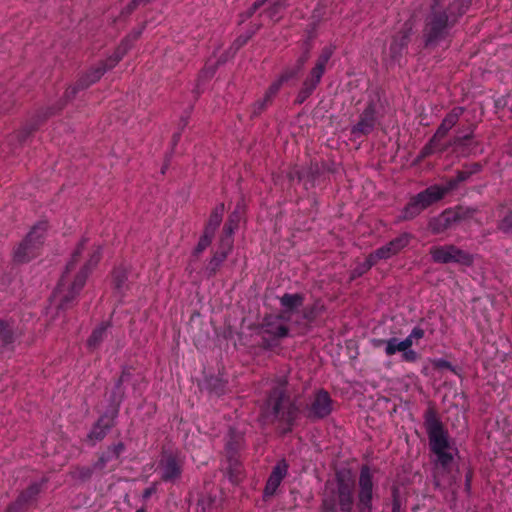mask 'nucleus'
Here are the masks:
<instances>
[{
  "label": "nucleus",
  "instance_id": "obj_1",
  "mask_svg": "<svg viewBox=\"0 0 512 512\" xmlns=\"http://www.w3.org/2000/svg\"><path fill=\"white\" fill-rule=\"evenodd\" d=\"M86 243V238H83L78 243L52 294L51 302L59 310H65L73 304L77 295L84 287L88 276L97 267L102 258V247L96 246L89 252L86 261L81 263V256Z\"/></svg>",
  "mask_w": 512,
  "mask_h": 512
},
{
  "label": "nucleus",
  "instance_id": "obj_2",
  "mask_svg": "<svg viewBox=\"0 0 512 512\" xmlns=\"http://www.w3.org/2000/svg\"><path fill=\"white\" fill-rule=\"evenodd\" d=\"M355 505V478L350 470L335 474V483L321 499V512H352Z\"/></svg>",
  "mask_w": 512,
  "mask_h": 512
},
{
  "label": "nucleus",
  "instance_id": "obj_3",
  "mask_svg": "<svg viewBox=\"0 0 512 512\" xmlns=\"http://www.w3.org/2000/svg\"><path fill=\"white\" fill-rule=\"evenodd\" d=\"M263 411L266 415H271L275 421L286 424L288 426L286 431H291L299 410L287 394L286 381H278L271 389L265 401Z\"/></svg>",
  "mask_w": 512,
  "mask_h": 512
},
{
  "label": "nucleus",
  "instance_id": "obj_4",
  "mask_svg": "<svg viewBox=\"0 0 512 512\" xmlns=\"http://www.w3.org/2000/svg\"><path fill=\"white\" fill-rule=\"evenodd\" d=\"M424 423L431 451L437 456L441 466H448L453 460L452 454L447 451L450 447L448 433L434 409L430 408L425 412Z\"/></svg>",
  "mask_w": 512,
  "mask_h": 512
},
{
  "label": "nucleus",
  "instance_id": "obj_5",
  "mask_svg": "<svg viewBox=\"0 0 512 512\" xmlns=\"http://www.w3.org/2000/svg\"><path fill=\"white\" fill-rule=\"evenodd\" d=\"M131 46L132 40L130 37H127L120 43V45L110 57L89 69L83 76L80 77L74 86L69 87L65 92L66 97L72 98L78 93V91L86 89L90 85L100 80L106 71L117 65V63L124 57Z\"/></svg>",
  "mask_w": 512,
  "mask_h": 512
},
{
  "label": "nucleus",
  "instance_id": "obj_6",
  "mask_svg": "<svg viewBox=\"0 0 512 512\" xmlns=\"http://www.w3.org/2000/svg\"><path fill=\"white\" fill-rule=\"evenodd\" d=\"M48 223L40 221L35 224L25 239L15 249L13 260L16 263H26L37 257L44 243Z\"/></svg>",
  "mask_w": 512,
  "mask_h": 512
},
{
  "label": "nucleus",
  "instance_id": "obj_7",
  "mask_svg": "<svg viewBox=\"0 0 512 512\" xmlns=\"http://www.w3.org/2000/svg\"><path fill=\"white\" fill-rule=\"evenodd\" d=\"M334 53L332 46H326L321 50L320 55L317 57L314 66L309 71L308 75L302 83V87L297 95V102L303 103L320 84L321 79L326 71V66Z\"/></svg>",
  "mask_w": 512,
  "mask_h": 512
},
{
  "label": "nucleus",
  "instance_id": "obj_8",
  "mask_svg": "<svg viewBox=\"0 0 512 512\" xmlns=\"http://www.w3.org/2000/svg\"><path fill=\"white\" fill-rule=\"evenodd\" d=\"M453 25L447 11L437 10L434 5L424 27L425 45L429 46L444 39Z\"/></svg>",
  "mask_w": 512,
  "mask_h": 512
},
{
  "label": "nucleus",
  "instance_id": "obj_9",
  "mask_svg": "<svg viewBox=\"0 0 512 512\" xmlns=\"http://www.w3.org/2000/svg\"><path fill=\"white\" fill-rule=\"evenodd\" d=\"M289 328L283 323L281 315H270L263 319L260 327V335L263 347L272 349L279 345L280 340L286 338Z\"/></svg>",
  "mask_w": 512,
  "mask_h": 512
},
{
  "label": "nucleus",
  "instance_id": "obj_10",
  "mask_svg": "<svg viewBox=\"0 0 512 512\" xmlns=\"http://www.w3.org/2000/svg\"><path fill=\"white\" fill-rule=\"evenodd\" d=\"M429 254L433 262L438 264L456 263L463 266H471L474 262L472 254L452 244L432 246Z\"/></svg>",
  "mask_w": 512,
  "mask_h": 512
},
{
  "label": "nucleus",
  "instance_id": "obj_11",
  "mask_svg": "<svg viewBox=\"0 0 512 512\" xmlns=\"http://www.w3.org/2000/svg\"><path fill=\"white\" fill-rule=\"evenodd\" d=\"M374 496L373 474L368 465H363L358 478L357 510L372 512Z\"/></svg>",
  "mask_w": 512,
  "mask_h": 512
},
{
  "label": "nucleus",
  "instance_id": "obj_12",
  "mask_svg": "<svg viewBox=\"0 0 512 512\" xmlns=\"http://www.w3.org/2000/svg\"><path fill=\"white\" fill-rule=\"evenodd\" d=\"M333 411V400L324 389L316 390L306 404L304 413L306 418L316 421L328 417Z\"/></svg>",
  "mask_w": 512,
  "mask_h": 512
},
{
  "label": "nucleus",
  "instance_id": "obj_13",
  "mask_svg": "<svg viewBox=\"0 0 512 512\" xmlns=\"http://www.w3.org/2000/svg\"><path fill=\"white\" fill-rule=\"evenodd\" d=\"M185 458L176 452L164 453L159 461L158 469L162 481L176 482L181 478Z\"/></svg>",
  "mask_w": 512,
  "mask_h": 512
},
{
  "label": "nucleus",
  "instance_id": "obj_14",
  "mask_svg": "<svg viewBox=\"0 0 512 512\" xmlns=\"http://www.w3.org/2000/svg\"><path fill=\"white\" fill-rule=\"evenodd\" d=\"M412 236L409 233H402L398 237L392 239L387 244L381 246L371 253L373 258L378 262L379 260H386L392 256L397 255L410 243Z\"/></svg>",
  "mask_w": 512,
  "mask_h": 512
},
{
  "label": "nucleus",
  "instance_id": "obj_15",
  "mask_svg": "<svg viewBox=\"0 0 512 512\" xmlns=\"http://www.w3.org/2000/svg\"><path fill=\"white\" fill-rule=\"evenodd\" d=\"M377 123L376 106L373 102L367 104L358 122L352 126L351 134L355 137L370 134Z\"/></svg>",
  "mask_w": 512,
  "mask_h": 512
},
{
  "label": "nucleus",
  "instance_id": "obj_16",
  "mask_svg": "<svg viewBox=\"0 0 512 512\" xmlns=\"http://www.w3.org/2000/svg\"><path fill=\"white\" fill-rule=\"evenodd\" d=\"M118 415V408L113 409L110 414L105 413L93 425L88 434V439L95 444L105 438L111 428L114 426V421Z\"/></svg>",
  "mask_w": 512,
  "mask_h": 512
},
{
  "label": "nucleus",
  "instance_id": "obj_17",
  "mask_svg": "<svg viewBox=\"0 0 512 512\" xmlns=\"http://www.w3.org/2000/svg\"><path fill=\"white\" fill-rule=\"evenodd\" d=\"M288 468L289 465L286 462V460L282 459L276 463V465L273 467L265 488H264V495L265 496H272L276 493L278 487L280 486L283 479L288 474Z\"/></svg>",
  "mask_w": 512,
  "mask_h": 512
},
{
  "label": "nucleus",
  "instance_id": "obj_18",
  "mask_svg": "<svg viewBox=\"0 0 512 512\" xmlns=\"http://www.w3.org/2000/svg\"><path fill=\"white\" fill-rule=\"evenodd\" d=\"M46 481V479H42L40 482L30 484L27 489L20 493L15 503L8 508L7 512H17L24 505L34 501L41 492L42 486Z\"/></svg>",
  "mask_w": 512,
  "mask_h": 512
},
{
  "label": "nucleus",
  "instance_id": "obj_19",
  "mask_svg": "<svg viewBox=\"0 0 512 512\" xmlns=\"http://www.w3.org/2000/svg\"><path fill=\"white\" fill-rule=\"evenodd\" d=\"M411 34L410 28H404L392 39L389 47V56L393 62H398L408 45Z\"/></svg>",
  "mask_w": 512,
  "mask_h": 512
},
{
  "label": "nucleus",
  "instance_id": "obj_20",
  "mask_svg": "<svg viewBox=\"0 0 512 512\" xmlns=\"http://www.w3.org/2000/svg\"><path fill=\"white\" fill-rule=\"evenodd\" d=\"M463 107H454L442 120L441 124L437 128L434 136L441 139L447 135V133L456 125L459 118L464 113Z\"/></svg>",
  "mask_w": 512,
  "mask_h": 512
},
{
  "label": "nucleus",
  "instance_id": "obj_21",
  "mask_svg": "<svg viewBox=\"0 0 512 512\" xmlns=\"http://www.w3.org/2000/svg\"><path fill=\"white\" fill-rule=\"evenodd\" d=\"M124 450L125 446L122 442L109 446L107 450L103 452L99 456L98 460L94 463V468L97 470L104 469L107 463L112 460H117Z\"/></svg>",
  "mask_w": 512,
  "mask_h": 512
},
{
  "label": "nucleus",
  "instance_id": "obj_22",
  "mask_svg": "<svg viewBox=\"0 0 512 512\" xmlns=\"http://www.w3.org/2000/svg\"><path fill=\"white\" fill-rule=\"evenodd\" d=\"M419 202L425 208L433 205L434 203L440 201L443 198V193L440 190V185H431L427 187L425 190L416 194Z\"/></svg>",
  "mask_w": 512,
  "mask_h": 512
},
{
  "label": "nucleus",
  "instance_id": "obj_23",
  "mask_svg": "<svg viewBox=\"0 0 512 512\" xmlns=\"http://www.w3.org/2000/svg\"><path fill=\"white\" fill-rule=\"evenodd\" d=\"M426 208L422 206L418 198L415 196L411 197L406 206L402 209L400 220H411L417 217Z\"/></svg>",
  "mask_w": 512,
  "mask_h": 512
},
{
  "label": "nucleus",
  "instance_id": "obj_24",
  "mask_svg": "<svg viewBox=\"0 0 512 512\" xmlns=\"http://www.w3.org/2000/svg\"><path fill=\"white\" fill-rule=\"evenodd\" d=\"M304 295L300 293L290 294L285 293L280 298V304L287 312H293L297 308L303 305Z\"/></svg>",
  "mask_w": 512,
  "mask_h": 512
},
{
  "label": "nucleus",
  "instance_id": "obj_25",
  "mask_svg": "<svg viewBox=\"0 0 512 512\" xmlns=\"http://www.w3.org/2000/svg\"><path fill=\"white\" fill-rule=\"evenodd\" d=\"M471 5V0H454L446 10L452 23H456L459 17L466 13Z\"/></svg>",
  "mask_w": 512,
  "mask_h": 512
},
{
  "label": "nucleus",
  "instance_id": "obj_26",
  "mask_svg": "<svg viewBox=\"0 0 512 512\" xmlns=\"http://www.w3.org/2000/svg\"><path fill=\"white\" fill-rule=\"evenodd\" d=\"M224 211V203L218 204L211 212L208 222L204 228V231L214 235L217 228L222 222Z\"/></svg>",
  "mask_w": 512,
  "mask_h": 512
},
{
  "label": "nucleus",
  "instance_id": "obj_27",
  "mask_svg": "<svg viewBox=\"0 0 512 512\" xmlns=\"http://www.w3.org/2000/svg\"><path fill=\"white\" fill-rule=\"evenodd\" d=\"M451 225V216L450 213L443 212L438 217L433 218L430 223L429 227L432 233L439 234L444 232L446 229H448Z\"/></svg>",
  "mask_w": 512,
  "mask_h": 512
},
{
  "label": "nucleus",
  "instance_id": "obj_28",
  "mask_svg": "<svg viewBox=\"0 0 512 512\" xmlns=\"http://www.w3.org/2000/svg\"><path fill=\"white\" fill-rule=\"evenodd\" d=\"M128 272L124 268H116L112 273V283L114 289L123 293L128 288Z\"/></svg>",
  "mask_w": 512,
  "mask_h": 512
},
{
  "label": "nucleus",
  "instance_id": "obj_29",
  "mask_svg": "<svg viewBox=\"0 0 512 512\" xmlns=\"http://www.w3.org/2000/svg\"><path fill=\"white\" fill-rule=\"evenodd\" d=\"M108 325L102 323L98 327H96L90 337L87 340V345L90 349L97 348L105 339L107 335Z\"/></svg>",
  "mask_w": 512,
  "mask_h": 512
},
{
  "label": "nucleus",
  "instance_id": "obj_30",
  "mask_svg": "<svg viewBox=\"0 0 512 512\" xmlns=\"http://www.w3.org/2000/svg\"><path fill=\"white\" fill-rule=\"evenodd\" d=\"M296 76V72L295 73H289V72H284L276 81H274L268 88V90L266 91L265 93V99L267 100H271L273 99V97L278 93V91L280 90L282 84L286 81H288L289 79L293 78Z\"/></svg>",
  "mask_w": 512,
  "mask_h": 512
},
{
  "label": "nucleus",
  "instance_id": "obj_31",
  "mask_svg": "<svg viewBox=\"0 0 512 512\" xmlns=\"http://www.w3.org/2000/svg\"><path fill=\"white\" fill-rule=\"evenodd\" d=\"M227 257L226 252L216 253L211 260L209 261V264L206 268L207 276L212 277L216 274L219 267L222 265L224 260Z\"/></svg>",
  "mask_w": 512,
  "mask_h": 512
},
{
  "label": "nucleus",
  "instance_id": "obj_32",
  "mask_svg": "<svg viewBox=\"0 0 512 512\" xmlns=\"http://www.w3.org/2000/svg\"><path fill=\"white\" fill-rule=\"evenodd\" d=\"M0 341L4 345H9L14 342V332L11 325L2 320H0Z\"/></svg>",
  "mask_w": 512,
  "mask_h": 512
},
{
  "label": "nucleus",
  "instance_id": "obj_33",
  "mask_svg": "<svg viewBox=\"0 0 512 512\" xmlns=\"http://www.w3.org/2000/svg\"><path fill=\"white\" fill-rule=\"evenodd\" d=\"M240 216L235 211L229 215L227 222L223 227V233L227 238H231L235 230L238 228Z\"/></svg>",
  "mask_w": 512,
  "mask_h": 512
},
{
  "label": "nucleus",
  "instance_id": "obj_34",
  "mask_svg": "<svg viewBox=\"0 0 512 512\" xmlns=\"http://www.w3.org/2000/svg\"><path fill=\"white\" fill-rule=\"evenodd\" d=\"M376 260L373 258L371 254L368 255V257L365 259V261L361 264H359L353 271L351 278L355 279L356 277H359L369 271L375 264Z\"/></svg>",
  "mask_w": 512,
  "mask_h": 512
},
{
  "label": "nucleus",
  "instance_id": "obj_35",
  "mask_svg": "<svg viewBox=\"0 0 512 512\" xmlns=\"http://www.w3.org/2000/svg\"><path fill=\"white\" fill-rule=\"evenodd\" d=\"M497 228L503 234L512 236V210L507 211L498 221Z\"/></svg>",
  "mask_w": 512,
  "mask_h": 512
},
{
  "label": "nucleus",
  "instance_id": "obj_36",
  "mask_svg": "<svg viewBox=\"0 0 512 512\" xmlns=\"http://www.w3.org/2000/svg\"><path fill=\"white\" fill-rule=\"evenodd\" d=\"M438 138L433 135V137L429 140V142L421 149L417 160L422 161L426 157L432 155L435 153L437 145H438Z\"/></svg>",
  "mask_w": 512,
  "mask_h": 512
},
{
  "label": "nucleus",
  "instance_id": "obj_37",
  "mask_svg": "<svg viewBox=\"0 0 512 512\" xmlns=\"http://www.w3.org/2000/svg\"><path fill=\"white\" fill-rule=\"evenodd\" d=\"M213 237V234L204 231L194 249V255L201 254L211 244Z\"/></svg>",
  "mask_w": 512,
  "mask_h": 512
},
{
  "label": "nucleus",
  "instance_id": "obj_38",
  "mask_svg": "<svg viewBox=\"0 0 512 512\" xmlns=\"http://www.w3.org/2000/svg\"><path fill=\"white\" fill-rule=\"evenodd\" d=\"M403 348H400V341L395 338H389L386 342V347L384 348V352L386 356H393L397 352H401Z\"/></svg>",
  "mask_w": 512,
  "mask_h": 512
},
{
  "label": "nucleus",
  "instance_id": "obj_39",
  "mask_svg": "<svg viewBox=\"0 0 512 512\" xmlns=\"http://www.w3.org/2000/svg\"><path fill=\"white\" fill-rule=\"evenodd\" d=\"M286 4L283 1L274 3L268 10L267 14L273 21L280 19V13L285 9Z\"/></svg>",
  "mask_w": 512,
  "mask_h": 512
},
{
  "label": "nucleus",
  "instance_id": "obj_40",
  "mask_svg": "<svg viewBox=\"0 0 512 512\" xmlns=\"http://www.w3.org/2000/svg\"><path fill=\"white\" fill-rule=\"evenodd\" d=\"M309 57H310V48L307 45L305 50L303 51V53L298 57V59L296 61L295 68L292 69V70H289L288 72L289 73H295L296 72V75H297L298 72L302 70L303 66L308 61Z\"/></svg>",
  "mask_w": 512,
  "mask_h": 512
},
{
  "label": "nucleus",
  "instance_id": "obj_41",
  "mask_svg": "<svg viewBox=\"0 0 512 512\" xmlns=\"http://www.w3.org/2000/svg\"><path fill=\"white\" fill-rule=\"evenodd\" d=\"M94 470H96L94 465L92 467H78L74 471L73 477L84 481L92 476Z\"/></svg>",
  "mask_w": 512,
  "mask_h": 512
},
{
  "label": "nucleus",
  "instance_id": "obj_42",
  "mask_svg": "<svg viewBox=\"0 0 512 512\" xmlns=\"http://www.w3.org/2000/svg\"><path fill=\"white\" fill-rule=\"evenodd\" d=\"M401 352H402L401 358H402V361H404V362L414 363L419 359V354L411 348L402 350Z\"/></svg>",
  "mask_w": 512,
  "mask_h": 512
},
{
  "label": "nucleus",
  "instance_id": "obj_43",
  "mask_svg": "<svg viewBox=\"0 0 512 512\" xmlns=\"http://www.w3.org/2000/svg\"><path fill=\"white\" fill-rule=\"evenodd\" d=\"M270 102L271 100H267L265 97L262 100L255 102L253 105L252 116H258Z\"/></svg>",
  "mask_w": 512,
  "mask_h": 512
},
{
  "label": "nucleus",
  "instance_id": "obj_44",
  "mask_svg": "<svg viewBox=\"0 0 512 512\" xmlns=\"http://www.w3.org/2000/svg\"><path fill=\"white\" fill-rule=\"evenodd\" d=\"M459 184H460V182H459V181H457V178L455 177V178L450 179V180L446 183V185H444V186H441V185H440V190H441V191H442V193H443V197H444L447 193H449L451 190L455 189Z\"/></svg>",
  "mask_w": 512,
  "mask_h": 512
},
{
  "label": "nucleus",
  "instance_id": "obj_45",
  "mask_svg": "<svg viewBox=\"0 0 512 512\" xmlns=\"http://www.w3.org/2000/svg\"><path fill=\"white\" fill-rule=\"evenodd\" d=\"M459 184H460V182H459V181H457V178L455 177V178L450 179V180L446 183V185H444V186H441V185H440V190H441V191H442V193H443V197H444L447 193H449L451 190L455 189Z\"/></svg>",
  "mask_w": 512,
  "mask_h": 512
},
{
  "label": "nucleus",
  "instance_id": "obj_46",
  "mask_svg": "<svg viewBox=\"0 0 512 512\" xmlns=\"http://www.w3.org/2000/svg\"><path fill=\"white\" fill-rule=\"evenodd\" d=\"M470 177L471 172H469V170H467L465 167L463 170L458 171L456 174L457 181H459L460 183L467 181Z\"/></svg>",
  "mask_w": 512,
  "mask_h": 512
},
{
  "label": "nucleus",
  "instance_id": "obj_47",
  "mask_svg": "<svg viewBox=\"0 0 512 512\" xmlns=\"http://www.w3.org/2000/svg\"><path fill=\"white\" fill-rule=\"evenodd\" d=\"M216 67L205 66L204 69L201 70L199 77L200 78H209L215 73Z\"/></svg>",
  "mask_w": 512,
  "mask_h": 512
},
{
  "label": "nucleus",
  "instance_id": "obj_48",
  "mask_svg": "<svg viewBox=\"0 0 512 512\" xmlns=\"http://www.w3.org/2000/svg\"><path fill=\"white\" fill-rule=\"evenodd\" d=\"M414 339L409 334L406 338L400 341V348H403V350L409 349L414 344Z\"/></svg>",
  "mask_w": 512,
  "mask_h": 512
},
{
  "label": "nucleus",
  "instance_id": "obj_49",
  "mask_svg": "<svg viewBox=\"0 0 512 512\" xmlns=\"http://www.w3.org/2000/svg\"><path fill=\"white\" fill-rule=\"evenodd\" d=\"M424 330L421 327H414L410 333L411 337H413L414 340H419L424 337Z\"/></svg>",
  "mask_w": 512,
  "mask_h": 512
},
{
  "label": "nucleus",
  "instance_id": "obj_50",
  "mask_svg": "<svg viewBox=\"0 0 512 512\" xmlns=\"http://www.w3.org/2000/svg\"><path fill=\"white\" fill-rule=\"evenodd\" d=\"M465 168L471 172L472 176L473 174H476L482 170V165L480 163H473L471 165L465 166Z\"/></svg>",
  "mask_w": 512,
  "mask_h": 512
},
{
  "label": "nucleus",
  "instance_id": "obj_51",
  "mask_svg": "<svg viewBox=\"0 0 512 512\" xmlns=\"http://www.w3.org/2000/svg\"><path fill=\"white\" fill-rule=\"evenodd\" d=\"M265 1L266 0H260L255 2L248 11V17L252 16L255 13V11L265 3Z\"/></svg>",
  "mask_w": 512,
  "mask_h": 512
},
{
  "label": "nucleus",
  "instance_id": "obj_52",
  "mask_svg": "<svg viewBox=\"0 0 512 512\" xmlns=\"http://www.w3.org/2000/svg\"><path fill=\"white\" fill-rule=\"evenodd\" d=\"M250 36H246V37H238L235 42L233 43V46L236 47V49H239L241 46H243L244 44H246V42L248 41Z\"/></svg>",
  "mask_w": 512,
  "mask_h": 512
},
{
  "label": "nucleus",
  "instance_id": "obj_53",
  "mask_svg": "<svg viewBox=\"0 0 512 512\" xmlns=\"http://www.w3.org/2000/svg\"><path fill=\"white\" fill-rule=\"evenodd\" d=\"M401 511V504L397 497L393 498L392 502V512H400Z\"/></svg>",
  "mask_w": 512,
  "mask_h": 512
},
{
  "label": "nucleus",
  "instance_id": "obj_54",
  "mask_svg": "<svg viewBox=\"0 0 512 512\" xmlns=\"http://www.w3.org/2000/svg\"><path fill=\"white\" fill-rule=\"evenodd\" d=\"M386 342H387V339H373L372 340V345L376 348H379L381 346H385L386 347Z\"/></svg>",
  "mask_w": 512,
  "mask_h": 512
},
{
  "label": "nucleus",
  "instance_id": "obj_55",
  "mask_svg": "<svg viewBox=\"0 0 512 512\" xmlns=\"http://www.w3.org/2000/svg\"><path fill=\"white\" fill-rule=\"evenodd\" d=\"M155 492V489L153 487H150V488H147L144 490L143 492V499L147 500L148 498H150L152 496V494Z\"/></svg>",
  "mask_w": 512,
  "mask_h": 512
},
{
  "label": "nucleus",
  "instance_id": "obj_56",
  "mask_svg": "<svg viewBox=\"0 0 512 512\" xmlns=\"http://www.w3.org/2000/svg\"><path fill=\"white\" fill-rule=\"evenodd\" d=\"M472 137V132L468 135H465L463 137H457L455 139V144H462L464 141L469 140Z\"/></svg>",
  "mask_w": 512,
  "mask_h": 512
},
{
  "label": "nucleus",
  "instance_id": "obj_57",
  "mask_svg": "<svg viewBox=\"0 0 512 512\" xmlns=\"http://www.w3.org/2000/svg\"><path fill=\"white\" fill-rule=\"evenodd\" d=\"M316 310V305L312 307V309L309 312H306L304 314V318L308 320H312L314 318V311Z\"/></svg>",
  "mask_w": 512,
  "mask_h": 512
},
{
  "label": "nucleus",
  "instance_id": "obj_58",
  "mask_svg": "<svg viewBox=\"0 0 512 512\" xmlns=\"http://www.w3.org/2000/svg\"><path fill=\"white\" fill-rule=\"evenodd\" d=\"M128 373L126 371H123L122 375L120 376L118 382L116 383V386L117 387H120V385L126 381L127 377H128Z\"/></svg>",
  "mask_w": 512,
  "mask_h": 512
},
{
  "label": "nucleus",
  "instance_id": "obj_59",
  "mask_svg": "<svg viewBox=\"0 0 512 512\" xmlns=\"http://www.w3.org/2000/svg\"><path fill=\"white\" fill-rule=\"evenodd\" d=\"M470 485H471V477L470 476H467L466 477V481H465V486H466V489L469 490L470 489Z\"/></svg>",
  "mask_w": 512,
  "mask_h": 512
},
{
  "label": "nucleus",
  "instance_id": "obj_60",
  "mask_svg": "<svg viewBox=\"0 0 512 512\" xmlns=\"http://www.w3.org/2000/svg\"><path fill=\"white\" fill-rule=\"evenodd\" d=\"M34 129H35V127L31 128L29 130H27L26 128L23 129V131H21V134H24L23 138L26 137L28 134H30L31 131L34 130Z\"/></svg>",
  "mask_w": 512,
  "mask_h": 512
},
{
  "label": "nucleus",
  "instance_id": "obj_61",
  "mask_svg": "<svg viewBox=\"0 0 512 512\" xmlns=\"http://www.w3.org/2000/svg\"><path fill=\"white\" fill-rule=\"evenodd\" d=\"M135 512H146L144 508L137 509Z\"/></svg>",
  "mask_w": 512,
  "mask_h": 512
}]
</instances>
